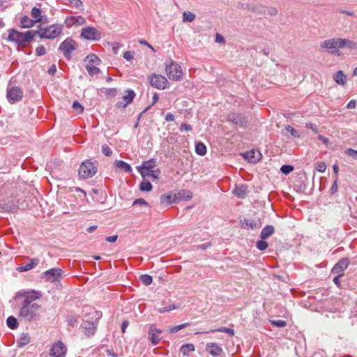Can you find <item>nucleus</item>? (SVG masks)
Listing matches in <instances>:
<instances>
[{
	"instance_id": "obj_1",
	"label": "nucleus",
	"mask_w": 357,
	"mask_h": 357,
	"mask_svg": "<svg viewBox=\"0 0 357 357\" xmlns=\"http://www.w3.org/2000/svg\"><path fill=\"white\" fill-rule=\"evenodd\" d=\"M36 301L26 299L22 301L19 307L18 318L25 322L37 321L40 319V310L41 305L35 303Z\"/></svg>"
},
{
	"instance_id": "obj_2",
	"label": "nucleus",
	"mask_w": 357,
	"mask_h": 357,
	"mask_svg": "<svg viewBox=\"0 0 357 357\" xmlns=\"http://www.w3.org/2000/svg\"><path fill=\"white\" fill-rule=\"evenodd\" d=\"M36 32L37 31L31 30L22 33L15 29H12L9 31L8 40L15 43L20 46L25 47L33 40Z\"/></svg>"
},
{
	"instance_id": "obj_3",
	"label": "nucleus",
	"mask_w": 357,
	"mask_h": 357,
	"mask_svg": "<svg viewBox=\"0 0 357 357\" xmlns=\"http://www.w3.org/2000/svg\"><path fill=\"white\" fill-rule=\"evenodd\" d=\"M91 315V317L88 316L87 319H84L81 326L83 333L87 337H91L95 335L98 319L102 316L101 312L96 310H93Z\"/></svg>"
},
{
	"instance_id": "obj_4",
	"label": "nucleus",
	"mask_w": 357,
	"mask_h": 357,
	"mask_svg": "<svg viewBox=\"0 0 357 357\" xmlns=\"http://www.w3.org/2000/svg\"><path fill=\"white\" fill-rule=\"evenodd\" d=\"M165 73L168 78L173 81H180L183 78V71L181 66L170 59L165 63Z\"/></svg>"
},
{
	"instance_id": "obj_5",
	"label": "nucleus",
	"mask_w": 357,
	"mask_h": 357,
	"mask_svg": "<svg viewBox=\"0 0 357 357\" xmlns=\"http://www.w3.org/2000/svg\"><path fill=\"white\" fill-rule=\"evenodd\" d=\"M98 172V162L92 160H86L79 166L78 174L82 178H88L93 176Z\"/></svg>"
},
{
	"instance_id": "obj_6",
	"label": "nucleus",
	"mask_w": 357,
	"mask_h": 357,
	"mask_svg": "<svg viewBox=\"0 0 357 357\" xmlns=\"http://www.w3.org/2000/svg\"><path fill=\"white\" fill-rule=\"evenodd\" d=\"M320 47L328 50V52L333 55H342V52L339 50V49H342V38H340L325 40L321 43Z\"/></svg>"
},
{
	"instance_id": "obj_7",
	"label": "nucleus",
	"mask_w": 357,
	"mask_h": 357,
	"mask_svg": "<svg viewBox=\"0 0 357 357\" xmlns=\"http://www.w3.org/2000/svg\"><path fill=\"white\" fill-rule=\"evenodd\" d=\"M63 29L62 25L52 24L40 31H37L36 34H38L40 38L54 39L59 36Z\"/></svg>"
},
{
	"instance_id": "obj_8",
	"label": "nucleus",
	"mask_w": 357,
	"mask_h": 357,
	"mask_svg": "<svg viewBox=\"0 0 357 357\" xmlns=\"http://www.w3.org/2000/svg\"><path fill=\"white\" fill-rule=\"evenodd\" d=\"M78 47L77 43L71 38H67L59 47V51L63 53V56L67 59H70L72 53Z\"/></svg>"
},
{
	"instance_id": "obj_9",
	"label": "nucleus",
	"mask_w": 357,
	"mask_h": 357,
	"mask_svg": "<svg viewBox=\"0 0 357 357\" xmlns=\"http://www.w3.org/2000/svg\"><path fill=\"white\" fill-rule=\"evenodd\" d=\"M149 83L151 86L162 90L167 88L168 81L167 78L161 75L152 73L148 77Z\"/></svg>"
},
{
	"instance_id": "obj_10",
	"label": "nucleus",
	"mask_w": 357,
	"mask_h": 357,
	"mask_svg": "<svg viewBox=\"0 0 357 357\" xmlns=\"http://www.w3.org/2000/svg\"><path fill=\"white\" fill-rule=\"evenodd\" d=\"M227 121L231 122L239 128H246L248 126V118L241 113H230L227 116Z\"/></svg>"
},
{
	"instance_id": "obj_11",
	"label": "nucleus",
	"mask_w": 357,
	"mask_h": 357,
	"mask_svg": "<svg viewBox=\"0 0 357 357\" xmlns=\"http://www.w3.org/2000/svg\"><path fill=\"white\" fill-rule=\"evenodd\" d=\"M81 36L88 40H99L101 33L93 26H86L82 29Z\"/></svg>"
},
{
	"instance_id": "obj_12",
	"label": "nucleus",
	"mask_w": 357,
	"mask_h": 357,
	"mask_svg": "<svg viewBox=\"0 0 357 357\" xmlns=\"http://www.w3.org/2000/svg\"><path fill=\"white\" fill-rule=\"evenodd\" d=\"M6 96L9 102L14 103L22 99L23 91L17 86H8L7 88Z\"/></svg>"
},
{
	"instance_id": "obj_13",
	"label": "nucleus",
	"mask_w": 357,
	"mask_h": 357,
	"mask_svg": "<svg viewBox=\"0 0 357 357\" xmlns=\"http://www.w3.org/2000/svg\"><path fill=\"white\" fill-rule=\"evenodd\" d=\"M62 273V269L59 268H52L45 271L43 273V278L47 282H54L61 279Z\"/></svg>"
},
{
	"instance_id": "obj_14",
	"label": "nucleus",
	"mask_w": 357,
	"mask_h": 357,
	"mask_svg": "<svg viewBox=\"0 0 357 357\" xmlns=\"http://www.w3.org/2000/svg\"><path fill=\"white\" fill-rule=\"evenodd\" d=\"M66 351L65 345L59 341L52 344L50 354L52 357H65Z\"/></svg>"
},
{
	"instance_id": "obj_15",
	"label": "nucleus",
	"mask_w": 357,
	"mask_h": 357,
	"mask_svg": "<svg viewBox=\"0 0 357 357\" xmlns=\"http://www.w3.org/2000/svg\"><path fill=\"white\" fill-rule=\"evenodd\" d=\"M41 294L39 291H36L34 290L31 291H26V290H21L19 291L16 294V298H23V301H26V299H31V301H36L37 299H39L41 297Z\"/></svg>"
},
{
	"instance_id": "obj_16",
	"label": "nucleus",
	"mask_w": 357,
	"mask_h": 357,
	"mask_svg": "<svg viewBox=\"0 0 357 357\" xmlns=\"http://www.w3.org/2000/svg\"><path fill=\"white\" fill-rule=\"evenodd\" d=\"M243 158L250 163H257L261 158L262 155L258 150H250L243 153Z\"/></svg>"
},
{
	"instance_id": "obj_17",
	"label": "nucleus",
	"mask_w": 357,
	"mask_h": 357,
	"mask_svg": "<svg viewBox=\"0 0 357 357\" xmlns=\"http://www.w3.org/2000/svg\"><path fill=\"white\" fill-rule=\"evenodd\" d=\"M126 94H125L123 96V99L125 102H122L121 101H119L116 104V107L117 108H125L127 105H128L130 103H131L135 97V93L133 90H126Z\"/></svg>"
},
{
	"instance_id": "obj_18",
	"label": "nucleus",
	"mask_w": 357,
	"mask_h": 357,
	"mask_svg": "<svg viewBox=\"0 0 357 357\" xmlns=\"http://www.w3.org/2000/svg\"><path fill=\"white\" fill-rule=\"evenodd\" d=\"M206 350L212 356H218L223 354V349L220 345L215 342H209L206 345Z\"/></svg>"
},
{
	"instance_id": "obj_19",
	"label": "nucleus",
	"mask_w": 357,
	"mask_h": 357,
	"mask_svg": "<svg viewBox=\"0 0 357 357\" xmlns=\"http://www.w3.org/2000/svg\"><path fill=\"white\" fill-rule=\"evenodd\" d=\"M349 264V260L347 258L340 259L337 264H335L332 268L331 273L334 274H342L345 269L347 268Z\"/></svg>"
},
{
	"instance_id": "obj_20",
	"label": "nucleus",
	"mask_w": 357,
	"mask_h": 357,
	"mask_svg": "<svg viewBox=\"0 0 357 357\" xmlns=\"http://www.w3.org/2000/svg\"><path fill=\"white\" fill-rule=\"evenodd\" d=\"M39 264V259L37 258L29 259V262L19 266L17 270L19 272H24L32 269Z\"/></svg>"
},
{
	"instance_id": "obj_21",
	"label": "nucleus",
	"mask_w": 357,
	"mask_h": 357,
	"mask_svg": "<svg viewBox=\"0 0 357 357\" xmlns=\"http://www.w3.org/2000/svg\"><path fill=\"white\" fill-rule=\"evenodd\" d=\"M233 193L238 198L243 199L248 193V186L243 184L240 185L234 190Z\"/></svg>"
},
{
	"instance_id": "obj_22",
	"label": "nucleus",
	"mask_w": 357,
	"mask_h": 357,
	"mask_svg": "<svg viewBox=\"0 0 357 357\" xmlns=\"http://www.w3.org/2000/svg\"><path fill=\"white\" fill-rule=\"evenodd\" d=\"M333 79L341 86H344L347 82V77L342 70H339L333 75Z\"/></svg>"
},
{
	"instance_id": "obj_23",
	"label": "nucleus",
	"mask_w": 357,
	"mask_h": 357,
	"mask_svg": "<svg viewBox=\"0 0 357 357\" xmlns=\"http://www.w3.org/2000/svg\"><path fill=\"white\" fill-rule=\"evenodd\" d=\"M275 231V228L272 225H266L261 231L260 237L261 239H266L271 236Z\"/></svg>"
},
{
	"instance_id": "obj_24",
	"label": "nucleus",
	"mask_w": 357,
	"mask_h": 357,
	"mask_svg": "<svg viewBox=\"0 0 357 357\" xmlns=\"http://www.w3.org/2000/svg\"><path fill=\"white\" fill-rule=\"evenodd\" d=\"M347 48L349 50H357V43L347 38H342V49Z\"/></svg>"
},
{
	"instance_id": "obj_25",
	"label": "nucleus",
	"mask_w": 357,
	"mask_h": 357,
	"mask_svg": "<svg viewBox=\"0 0 357 357\" xmlns=\"http://www.w3.org/2000/svg\"><path fill=\"white\" fill-rule=\"evenodd\" d=\"M116 168L123 170L125 172L130 173L132 172L131 166L123 160H117L115 162Z\"/></svg>"
},
{
	"instance_id": "obj_26",
	"label": "nucleus",
	"mask_w": 357,
	"mask_h": 357,
	"mask_svg": "<svg viewBox=\"0 0 357 357\" xmlns=\"http://www.w3.org/2000/svg\"><path fill=\"white\" fill-rule=\"evenodd\" d=\"M155 166L156 159L152 158L149 160L144 161L139 168L145 170H153L152 169H153Z\"/></svg>"
},
{
	"instance_id": "obj_27",
	"label": "nucleus",
	"mask_w": 357,
	"mask_h": 357,
	"mask_svg": "<svg viewBox=\"0 0 357 357\" xmlns=\"http://www.w3.org/2000/svg\"><path fill=\"white\" fill-rule=\"evenodd\" d=\"M68 20L73 25H82L86 23V20L82 16H72L68 18Z\"/></svg>"
},
{
	"instance_id": "obj_28",
	"label": "nucleus",
	"mask_w": 357,
	"mask_h": 357,
	"mask_svg": "<svg viewBox=\"0 0 357 357\" xmlns=\"http://www.w3.org/2000/svg\"><path fill=\"white\" fill-rule=\"evenodd\" d=\"M248 8L252 13L258 15H264L265 12L264 6L262 5H250Z\"/></svg>"
},
{
	"instance_id": "obj_29",
	"label": "nucleus",
	"mask_w": 357,
	"mask_h": 357,
	"mask_svg": "<svg viewBox=\"0 0 357 357\" xmlns=\"http://www.w3.org/2000/svg\"><path fill=\"white\" fill-rule=\"evenodd\" d=\"M20 23L22 28H30L34 25L36 22L27 16H24L21 18Z\"/></svg>"
},
{
	"instance_id": "obj_30",
	"label": "nucleus",
	"mask_w": 357,
	"mask_h": 357,
	"mask_svg": "<svg viewBox=\"0 0 357 357\" xmlns=\"http://www.w3.org/2000/svg\"><path fill=\"white\" fill-rule=\"evenodd\" d=\"M149 335L150 341L151 342V343L153 345L158 344L159 343L160 340H161L160 336L154 332L153 326H151L150 327V332H149Z\"/></svg>"
},
{
	"instance_id": "obj_31",
	"label": "nucleus",
	"mask_w": 357,
	"mask_h": 357,
	"mask_svg": "<svg viewBox=\"0 0 357 357\" xmlns=\"http://www.w3.org/2000/svg\"><path fill=\"white\" fill-rule=\"evenodd\" d=\"M30 342V336L29 333H23L19 340L17 344L20 347H24Z\"/></svg>"
},
{
	"instance_id": "obj_32",
	"label": "nucleus",
	"mask_w": 357,
	"mask_h": 357,
	"mask_svg": "<svg viewBox=\"0 0 357 357\" xmlns=\"http://www.w3.org/2000/svg\"><path fill=\"white\" fill-rule=\"evenodd\" d=\"M176 197H177V195H176V194L174 195H162L160 197V202L162 204H170L174 202L175 199H176Z\"/></svg>"
},
{
	"instance_id": "obj_33",
	"label": "nucleus",
	"mask_w": 357,
	"mask_h": 357,
	"mask_svg": "<svg viewBox=\"0 0 357 357\" xmlns=\"http://www.w3.org/2000/svg\"><path fill=\"white\" fill-rule=\"evenodd\" d=\"M6 324L10 329H16L18 327L17 319L13 316H10L6 319Z\"/></svg>"
},
{
	"instance_id": "obj_34",
	"label": "nucleus",
	"mask_w": 357,
	"mask_h": 357,
	"mask_svg": "<svg viewBox=\"0 0 357 357\" xmlns=\"http://www.w3.org/2000/svg\"><path fill=\"white\" fill-rule=\"evenodd\" d=\"M195 152L199 155H204L206 153V146L201 142H197L195 146Z\"/></svg>"
},
{
	"instance_id": "obj_35",
	"label": "nucleus",
	"mask_w": 357,
	"mask_h": 357,
	"mask_svg": "<svg viewBox=\"0 0 357 357\" xmlns=\"http://www.w3.org/2000/svg\"><path fill=\"white\" fill-rule=\"evenodd\" d=\"M195 351V347L192 344H185L181 346V352L183 356H188L190 352Z\"/></svg>"
},
{
	"instance_id": "obj_36",
	"label": "nucleus",
	"mask_w": 357,
	"mask_h": 357,
	"mask_svg": "<svg viewBox=\"0 0 357 357\" xmlns=\"http://www.w3.org/2000/svg\"><path fill=\"white\" fill-rule=\"evenodd\" d=\"M152 184L148 180L144 179L139 185V190L141 191L149 192L152 190Z\"/></svg>"
},
{
	"instance_id": "obj_37",
	"label": "nucleus",
	"mask_w": 357,
	"mask_h": 357,
	"mask_svg": "<svg viewBox=\"0 0 357 357\" xmlns=\"http://www.w3.org/2000/svg\"><path fill=\"white\" fill-rule=\"evenodd\" d=\"M244 228H257L259 227V224L250 219H245L243 222Z\"/></svg>"
},
{
	"instance_id": "obj_38",
	"label": "nucleus",
	"mask_w": 357,
	"mask_h": 357,
	"mask_svg": "<svg viewBox=\"0 0 357 357\" xmlns=\"http://www.w3.org/2000/svg\"><path fill=\"white\" fill-rule=\"evenodd\" d=\"M31 16L34 18V21L36 22H38L41 21V10L36 7H33L31 9Z\"/></svg>"
},
{
	"instance_id": "obj_39",
	"label": "nucleus",
	"mask_w": 357,
	"mask_h": 357,
	"mask_svg": "<svg viewBox=\"0 0 357 357\" xmlns=\"http://www.w3.org/2000/svg\"><path fill=\"white\" fill-rule=\"evenodd\" d=\"M85 59L88 60L89 62L90 63L89 64H91V65H93V64L98 65L100 62V59L96 54H91L88 55L85 58Z\"/></svg>"
},
{
	"instance_id": "obj_40",
	"label": "nucleus",
	"mask_w": 357,
	"mask_h": 357,
	"mask_svg": "<svg viewBox=\"0 0 357 357\" xmlns=\"http://www.w3.org/2000/svg\"><path fill=\"white\" fill-rule=\"evenodd\" d=\"M190 325V323L188 322H186V323H183L182 324H180V325H177L176 326H173V327H171L169 330V333H177L178 331L183 329V328H185L188 326H189Z\"/></svg>"
},
{
	"instance_id": "obj_41",
	"label": "nucleus",
	"mask_w": 357,
	"mask_h": 357,
	"mask_svg": "<svg viewBox=\"0 0 357 357\" xmlns=\"http://www.w3.org/2000/svg\"><path fill=\"white\" fill-rule=\"evenodd\" d=\"M86 69L88 73L91 76L97 75L100 73V69L93 65L87 64L86 66Z\"/></svg>"
},
{
	"instance_id": "obj_42",
	"label": "nucleus",
	"mask_w": 357,
	"mask_h": 357,
	"mask_svg": "<svg viewBox=\"0 0 357 357\" xmlns=\"http://www.w3.org/2000/svg\"><path fill=\"white\" fill-rule=\"evenodd\" d=\"M195 17H196L195 15L190 11L184 12L183 13V22H192V21L195 20Z\"/></svg>"
},
{
	"instance_id": "obj_43",
	"label": "nucleus",
	"mask_w": 357,
	"mask_h": 357,
	"mask_svg": "<svg viewBox=\"0 0 357 357\" xmlns=\"http://www.w3.org/2000/svg\"><path fill=\"white\" fill-rule=\"evenodd\" d=\"M215 331L227 333L230 337H232L234 335V331L231 328H226V327H220L218 329H213V330H211L210 332L213 333Z\"/></svg>"
},
{
	"instance_id": "obj_44",
	"label": "nucleus",
	"mask_w": 357,
	"mask_h": 357,
	"mask_svg": "<svg viewBox=\"0 0 357 357\" xmlns=\"http://www.w3.org/2000/svg\"><path fill=\"white\" fill-rule=\"evenodd\" d=\"M192 198V193L190 191L183 190L182 192H179L177 194L176 199H183L188 200Z\"/></svg>"
},
{
	"instance_id": "obj_45",
	"label": "nucleus",
	"mask_w": 357,
	"mask_h": 357,
	"mask_svg": "<svg viewBox=\"0 0 357 357\" xmlns=\"http://www.w3.org/2000/svg\"><path fill=\"white\" fill-rule=\"evenodd\" d=\"M265 12L264 15H268L270 16H275L278 13V10L275 7H266L264 6Z\"/></svg>"
},
{
	"instance_id": "obj_46",
	"label": "nucleus",
	"mask_w": 357,
	"mask_h": 357,
	"mask_svg": "<svg viewBox=\"0 0 357 357\" xmlns=\"http://www.w3.org/2000/svg\"><path fill=\"white\" fill-rule=\"evenodd\" d=\"M140 280L145 285H149L152 283V277L148 274H143L140 276Z\"/></svg>"
},
{
	"instance_id": "obj_47",
	"label": "nucleus",
	"mask_w": 357,
	"mask_h": 357,
	"mask_svg": "<svg viewBox=\"0 0 357 357\" xmlns=\"http://www.w3.org/2000/svg\"><path fill=\"white\" fill-rule=\"evenodd\" d=\"M270 322L272 326H276L278 328H284L287 326V322L284 320H282V319L270 320Z\"/></svg>"
},
{
	"instance_id": "obj_48",
	"label": "nucleus",
	"mask_w": 357,
	"mask_h": 357,
	"mask_svg": "<svg viewBox=\"0 0 357 357\" xmlns=\"http://www.w3.org/2000/svg\"><path fill=\"white\" fill-rule=\"evenodd\" d=\"M294 169V168L292 165H284L281 167L280 172L282 174L287 175V174H290L291 172H293Z\"/></svg>"
},
{
	"instance_id": "obj_49",
	"label": "nucleus",
	"mask_w": 357,
	"mask_h": 357,
	"mask_svg": "<svg viewBox=\"0 0 357 357\" xmlns=\"http://www.w3.org/2000/svg\"><path fill=\"white\" fill-rule=\"evenodd\" d=\"M264 240V239L258 241L256 243V247L257 248L258 250L261 251L265 250L268 246V243Z\"/></svg>"
},
{
	"instance_id": "obj_50",
	"label": "nucleus",
	"mask_w": 357,
	"mask_h": 357,
	"mask_svg": "<svg viewBox=\"0 0 357 357\" xmlns=\"http://www.w3.org/2000/svg\"><path fill=\"white\" fill-rule=\"evenodd\" d=\"M72 107L74 110L78 112V113H82L84 111L83 106L77 100L74 101Z\"/></svg>"
},
{
	"instance_id": "obj_51",
	"label": "nucleus",
	"mask_w": 357,
	"mask_h": 357,
	"mask_svg": "<svg viewBox=\"0 0 357 357\" xmlns=\"http://www.w3.org/2000/svg\"><path fill=\"white\" fill-rule=\"evenodd\" d=\"M284 130L287 132H290L291 136L294 137H298V135L297 134V131L291 126L287 125L284 128Z\"/></svg>"
},
{
	"instance_id": "obj_52",
	"label": "nucleus",
	"mask_w": 357,
	"mask_h": 357,
	"mask_svg": "<svg viewBox=\"0 0 357 357\" xmlns=\"http://www.w3.org/2000/svg\"><path fill=\"white\" fill-rule=\"evenodd\" d=\"M345 154L348 156H350L354 159H357V150H354L353 149H347L345 150Z\"/></svg>"
},
{
	"instance_id": "obj_53",
	"label": "nucleus",
	"mask_w": 357,
	"mask_h": 357,
	"mask_svg": "<svg viewBox=\"0 0 357 357\" xmlns=\"http://www.w3.org/2000/svg\"><path fill=\"white\" fill-rule=\"evenodd\" d=\"M326 169V165L324 162H317L316 165V169L319 172H324Z\"/></svg>"
},
{
	"instance_id": "obj_54",
	"label": "nucleus",
	"mask_w": 357,
	"mask_h": 357,
	"mask_svg": "<svg viewBox=\"0 0 357 357\" xmlns=\"http://www.w3.org/2000/svg\"><path fill=\"white\" fill-rule=\"evenodd\" d=\"M105 95L110 97H114L117 95V89L115 88L107 89Z\"/></svg>"
},
{
	"instance_id": "obj_55",
	"label": "nucleus",
	"mask_w": 357,
	"mask_h": 357,
	"mask_svg": "<svg viewBox=\"0 0 357 357\" xmlns=\"http://www.w3.org/2000/svg\"><path fill=\"white\" fill-rule=\"evenodd\" d=\"M102 152L103 154H105L106 156H110L112 154V151L111 149L106 144H104L102 146Z\"/></svg>"
},
{
	"instance_id": "obj_56",
	"label": "nucleus",
	"mask_w": 357,
	"mask_h": 357,
	"mask_svg": "<svg viewBox=\"0 0 357 357\" xmlns=\"http://www.w3.org/2000/svg\"><path fill=\"white\" fill-rule=\"evenodd\" d=\"M46 54L45 47L43 45L38 46L36 50V54L37 56H43Z\"/></svg>"
},
{
	"instance_id": "obj_57",
	"label": "nucleus",
	"mask_w": 357,
	"mask_h": 357,
	"mask_svg": "<svg viewBox=\"0 0 357 357\" xmlns=\"http://www.w3.org/2000/svg\"><path fill=\"white\" fill-rule=\"evenodd\" d=\"M132 205L149 206V204L142 198L136 199Z\"/></svg>"
},
{
	"instance_id": "obj_58",
	"label": "nucleus",
	"mask_w": 357,
	"mask_h": 357,
	"mask_svg": "<svg viewBox=\"0 0 357 357\" xmlns=\"http://www.w3.org/2000/svg\"><path fill=\"white\" fill-rule=\"evenodd\" d=\"M151 175H150L149 177H151L153 180H157L159 178V174H160V169H157L155 170H151Z\"/></svg>"
},
{
	"instance_id": "obj_59",
	"label": "nucleus",
	"mask_w": 357,
	"mask_h": 357,
	"mask_svg": "<svg viewBox=\"0 0 357 357\" xmlns=\"http://www.w3.org/2000/svg\"><path fill=\"white\" fill-rule=\"evenodd\" d=\"M212 244L211 243L208 242V243H204V244H202V245H196L195 248L197 250H206L210 247H211Z\"/></svg>"
},
{
	"instance_id": "obj_60",
	"label": "nucleus",
	"mask_w": 357,
	"mask_h": 357,
	"mask_svg": "<svg viewBox=\"0 0 357 357\" xmlns=\"http://www.w3.org/2000/svg\"><path fill=\"white\" fill-rule=\"evenodd\" d=\"M192 130V126L190 125L185 123H181V125L180 126L181 131H183V130L190 131Z\"/></svg>"
},
{
	"instance_id": "obj_61",
	"label": "nucleus",
	"mask_w": 357,
	"mask_h": 357,
	"mask_svg": "<svg viewBox=\"0 0 357 357\" xmlns=\"http://www.w3.org/2000/svg\"><path fill=\"white\" fill-rule=\"evenodd\" d=\"M123 58L127 61H130L133 59V53L130 51L125 52L123 54Z\"/></svg>"
},
{
	"instance_id": "obj_62",
	"label": "nucleus",
	"mask_w": 357,
	"mask_h": 357,
	"mask_svg": "<svg viewBox=\"0 0 357 357\" xmlns=\"http://www.w3.org/2000/svg\"><path fill=\"white\" fill-rule=\"evenodd\" d=\"M72 6L76 8H81L82 6V2L80 0H74V1H71Z\"/></svg>"
},
{
	"instance_id": "obj_63",
	"label": "nucleus",
	"mask_w": 357,
	"mask_h": 357,
	"mask_svg": "<svg viewBox=\"0 0 357 357\" xmlns=\"http://www.w3.org/2000/svg\"><path fill=\"white\" fill-rule=\"evenodd\" d=\"M151 170H145V169H140L139 168V172H140V174L142 175V176L144 178L146 176H150V175H151Z\"/></svg>"
},
{
	"instance_id": "obj_64",
	"label": "nucleus",
	"mask_w": 357,
	"mask_h": 357,
	"mask_svg": "<svg viewBox=\"0 0 357 357\" xmlns=\"http://www.w3.org/2000/svg\"><path fill=\"white\" fill-rule=\"evenodd\" d=\"M344 274H337L336 277L333 278V282L338 287H340V278H342Z\"/></svg>"
}]
</instances>
